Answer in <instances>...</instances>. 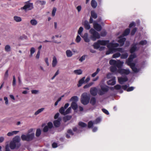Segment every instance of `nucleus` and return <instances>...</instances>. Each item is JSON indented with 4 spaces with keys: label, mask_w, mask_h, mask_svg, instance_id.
Returning a JSON list of instances; mask_svg holds the SVG:
<instances>
[{
    "label": "nucleus",
    "mask_w": 151,
    "mask_h": 151,
    "mask_svg": "<svg viewBox=\"0 0 151 151\" xmlns=\"http://www.w3.org/2000/svg\"><path fill=\"white\" fill-rule=\"evenodd\" d=\"M74 73L76 75H81L82 73V71L81 69L75 70L74 71Z\"/></svg>",
    "instance_id": "obj_37"
},
{
    "label": "nucleus",
    "mask_w": 151,
    "mask_h": 151,
    "mask_svg": "<svg viewBox=\"0 0 151 151\" xmlns=\"http://www.w3.org/2000/svg\"><path fill=\"white\" fill-rule=\"evenodd\" d=\"M71 111V107H69L65 111V115L70 113Z\"/></svg>",
    "instance_id": "obj_50"
},
{
    "label": "nucleus",
    "mask_w": 151,
    "mask_h": 151,
    "mask_svg": "<svg viewBox=\"0 0 151 151\" xmlns=\"http://www.w3.org/2000/svg\"><path fill=\"white\" fill-rule=\"evenodd\" d=\"M73 130L74 132H76L78 133H80L82 131V130H80L76 127H74L73 128Z\"/></svg>",
    "instance_id": "obj_52"
},
{
    "label": "nucleus",
    "mask_w": 151,
    "mask_h": 151,
    "mask_svg": "<svg viewBox=\"0 0 151 151\" xmlns=\"http://www.w3.org/2000/svg\"><path fill=\"white\" fill-rule=\"evenodd\" d=\"M129 84L126 85H123L122 86V88L124 90H126L128 88V87H129Z\"/></svg>",
    "instance_id": "obj_58"
},
{
    "label": "nucleus",
    "mask_w": 151,
    "mask_h": 151,
    "mask_svg": "<svg viewBox=\"0 0 151 151\" xmlns=\"http://www.w3.org/2000/svg\"><path fill=\"white\" fill-rule=\"evenodd\" d=\"M129 57L133 60L134 58L136 57V55L135 54H131L129 55Z\"/></svg>",
    "instance_id": "obj_62"
},
{
    "label": "nucleus",
    "mask_w": 151,
    "mask_h": 151,
    "mask_svg": "<svg viewBox=\"0 0 151 151\" xmlns=\"http://www.w3.org/2000/svg\"><path fill=\"white\" fill-rule=\"evenodd\" d=\"M121 56V54L119 52H117L113 54L112 57L113 58H118Z\"/></svg>",
    "instance_id": "obj_45"
},
{
    "label": "nucleus",
    "mask_w": 151,
    "mask_h": 151,
    "mask_svg": "<svg viewBox=\"0 0 151 151\" xmlns=\"http://www.w3.org/2000/svg\"><path fill=\"white\" fill-rule=\"evenodd\" d=\"M128 56V54L127 53H125L124 54H122L121 58V59H126Z\"/></svg>",
    "instance_id": "obj_41"
},
{
    "label": "nucleus",
    "mask_w": 151,
    "mask_h": 151,
    "mask_svg": "<svg viewBox=\"0 0 151 151\" xmlns=\"http://www.w3.org/2000/svg\"><path fill=\"white\" fill-rule=\"evenodd\" d=\"M81 40V37H80V36L79 35H78L77 36V37L76 38V42L78 43Z\"/></svg>",
    "instance_id": "obj_64"
},
{
    "label": "nucleus",
    "mask_w": 151,
    "mask_h": 151,
    "mask_svg": "<svg viewBox=\"0 0 151 151\" xmlns=\"http://www.w3.org/2000/svg\"><path fill=\"white\" fill-rule=\"evenodd\" d=\"M19 132V131H13L11 132H9L7 134V135L8 136H11L14 135L16 134L17 133H18Z\"/></svg>",
    "instance_id": "obj_23"
},
{
    "label": "nucleus",
    "mask_w": 151,
    "mask_h": 151,
    "mask_svg": "<svg viewBox=\"0 0 151 151\" xmlns=\"http://www.w3.org/2000/svg\"><path fill=\"white\" fill-rule=\"evenodd\" d=\"M137 45V43H136L135 44L132 45L129 50V52L130 53L132 54L137 49L136 46Z\"/></svg>",
    "instance_id": "obj_13"
},
{
    "label": "nucleus",
    "mask_w": 151,
    "mask_h": 151,
    "mask_svg": "<svg viewBox=\"0 0 151 151\" xmlns=\"http://www.w3.org/2000/svg\"><path fill=\"white\" fill-rule=\"evenodd\" d=\"M114 88L116 90H119L121 88L122 86L119 85H117L114 86Z\"/></svg>",
    "instance_id": "obj_57"
},
{
    "label": "nucleus",
    "mask_w": 151,
    "mask_h": 151,
    "mask_svg": "<svg viewBox=\"0 0 151 151\" xmlns=\"http://www.w3.org/2000/svg\"><path fill=\"white\" fill-rule=\"evenodd\" d=\"M44 108H42L38 109L36 111L35 113V115H37L42 111H43L44 109Z\"/></svg>",
    "instance_id": "obj_34"
},
{
    "label": "nucleus",
    "mask_w": 151,
    "mask_h": 151,
    "mask_svg": "<svg viewBox=\"0 0 151 151\" xmlns=\"http://www.w3.org/2000/svg\"><path fill=\"white\" fill-rule=\"evenodd\" d=\"M20 146V143H16L13 141L11 142L9 144V147L12 150L15 148L17 149Z\"/></svg>",
    "instance_id": "obj_7"
},
{
    "label": "nucleus",
    "mask_w": 151,
    "mask_h": 151,
    "mask_svg": "<svg viewBox=\"0 0 151 151\" xmlns=\"http://www.w3.org/2000/svg\"><path fill=\"white\" fill-rule=\"evenodd\" d=\"M20 137L19 136H16L14 137L13 139V141L14 142L16 143H20Z\"/></svg>",
    "instance_id": "obj_21"
},
{
    "label": "nucleus",
    "mask_w": 151,
    "mask_h": 151,
    "mask_svg": "<svg viewBox=\"0 0 151 151\" xmlns=\"http://www.w3.org/2000/svg\"><path fill=\"white\" fill-rule=\"evenodd\" d=\"M58 61L57 60V58L55 56H54L53 57V60L52 61V65L53 67H55Z\"/></svg>",
    "instance_id": "obj_18"
},
{
    "label": "nucleus",
    "mask_w": 151,
    "mask_h": 151,
    "mask_svg": "<svg viewBox=\"0 0 151 151\" xmlns=\"http://www.w3.org/2000/svg\"><path fill=\"white\" fill-rule=\"evenodd\" d=\"M109 42V40H98V42L99 43L100 45H106Z\"/></svg>",
    "instance_id": "obj_17"
},
{
    "label": "nucleus",
    "mask_w": 151,
    "mask_h": 151,
    "mask_svg": "<svg viewBox=\"0 0 151 151\" xmlns=\"http://www.w3.org/2000/svg\"><path fill=\"white\" fill-rule=\"evenodd\" d=\"M71 116H66L63 117V120L65 122H66L67 121L70 120L71 118Z\"/></svg>",
    "instance_id": "obj_35"
},
{
    "label": "nucleus",
    "mask_w": 151,
    "mask_h": 151,
    "mask_svg": "<svg viewBox=\"0 0 151 151\" xmlns=\"http://www.w3.org/2000/svg\"><path fill=\"white\" fill-rule=\"evenodd\" d=\"M119 38V39L118 40L117 42L119 43L120 46L122 47L124 45V42L126 40V39L125 38L121 36H120Z\"/></svg>",
    "instance_id": "obj_9"
},
{
    "label": "nucleus",
    "mask_w": 151,
    "mask_h": 151,
    "mask_svg": "<svg viewBox=\"0 0 151 151\" xmlns=\"http://www.w3.org/2000/svg\"><path fill=\"white\" fill-rule=\"evenodd\" d=\"M101 121V119L99 117L97 118L94 121V124H97L100 122Z\"/></svg>",
    "instance_id": "obj_44"
},
{
    "label": "nucleus",
    "mask_w": 151,
    "mask_h": 151,
    "mask_svg": "<svg viewBox=\"0 0 151 151\" xmlns=\"http://www.w3.org/2000/svg\"><path fill=\"white\" fill-rule=\"evenodd\" d=\"M93 27L96 30L99 31L101 29V26L99 24L96 22L93 23Z\"/></svg>",
    "instance_id": "obj_10"
},
{
    "label": "nucleus",
    "mask_w": 151,
    "mask_h": 151,
    "mask_svg": "<svg viewBox=\"0 0 151 151\" xmlns=\"http://www.w3.org/2000/svg\"><path fill=\"white\" fill-rule=\"evenodd\" d=\"M91 17L94 19H96L97 17V15L94 11H92L91 12Z\"/></svg>",
    "instance_id": "obj_30"
},
{
    "label": "nucleus",
    "mask_w": 151,
    "mask_h": 151,
    "mask_svg": "<svg viewBox=\"0 0 151 151\" xmlns=\"http://www.w3.org/2000/svg\"><path fill=\"white\" fill-rule=\"evenodd\" d=\"M137 30V29L136 27L134 28L131 31V34L132 35H134Z\"/></svg>",
    "instance_id": "obj_55"
},
{
    "label": "nucleus",
    "mask_w": 151,
    "mask_h": 151,
    "mask_svg": "<svg viewBox=\"0 0 151 151\" xmlns=\"http://www.w3.org/2000/svg\"><path fill=\"white\" fill-rule=\"evenodd\" d=\"M87 55H84L82 56L79 59V60L81 62H82L84 60L85 58L87 56Z\"/></svg>",
    "instance_id": "obj_49"
},
{
    "label": "nucleus",
    "mask_w": 151,
    "mask_h": 151,
    "mask_svg": "<svg viewBox=\"0 0 151 151\" xmlns=\"http://www.w3.org/2000/svg\"><path fill=\"white\" fill-rule=\"evenodd\" d=\"M91 5L93 8H95L97 6V4L95 0H92L91 2Z\"/></svg>",
    "instance_id": "obj_24"
},
{
    "label": "nucleus",
    "mask_w": 151,
    "mask_h": 151,
    "mask_svg": "<svg viewBox=\"0 0 151 151\" xmlns=\"http://www.w3.org/2000/svg\"><path fill=\"white\" fill-rule=\"evenodd\" d=\"M37 3L40 4L41 5H45L46 4V2L44 1H41L40 0L37 1Z\"/></svg>",
    "instance_id": "obj_59"
},
{
    "label": "nucleus",
    "mask_w": 151,
    "mask_h": 151,
    "mask_svg": "<svg viewBox=\"0 0 151 151\" xmlns=\"http://www.w3.org/2000/svg\"><path fill=\"white\" fill-rule=\"evenodd\" d=\"M67 133L68 134L66 135V137L67 138H69L70 137V135H73L74 134L73 133V132L71 129H70L68 130Z\"/></svg>",
    "instance_id": "obj_25"
},
{
    "label": "nucleus",
    "mask_w": 151,
    "mask_h": 151,
    "mask_svg": "<svg viewBox=\"0 0 151 151\" xmlns=\"http://www.w3.org/2000/svg\"><path fill=\"white\" fill-rule=\"evenodd\" d=\"M102 111L105 114L107 115H109V113L108 110H107L106 109H102Z\"/></svg>",
    "instance_id": "obj_60"
},
{
    "label": "nucleus",
    "mask_w": 151,
    "mask_h": 151,
    "mask_svg": "<svg viewBox=\"0 0 151 151\" xmlns=\"http://www.w3.org/2000/svg\"><path fill=\"white\" fill-rule=\"evenodd\" d=\"M118 80L119 83L122 84L128 80V78L127 76H121L118 77Z\"/></svg>",
    "instance_id": "obj_8"
},
{
    "label": "nucleus",
    "mask_w": 151,
    "mask_h": 151,
    "mask_svg": "<svg viewBox=\"0 0 151 151\" xmlns=\"http://www.w3.org/2000/svg\"><path fill=\"white\" fill-rule=\"evenodd\" d=\"M84 26L85 28L86 29H89L91 28L87 20H86L84 21Z\"/></svg>",
    "instance_id": "obj_22"
},
{
    "label": "nucleus",
    "mask_w": 151,
    "mask_h": 151,
    "mask_svg": "<svg viewBox=\"0 0 151 151\" xmlns=\"http://www.w3.org/2000/svg\"><path fill=\"white\" fill-rule=\"evenodd\" d=\"M131 68H132V70L134 72H138V70L137 68L135 67V65L134 66H130Z\"/></svg>",
    "instance_id": "obj_54"
},
{
    "label": "nucleus",
    "mask_w": 151,
    "mask_h": 151,
    "mask_svg": "<svg viewBox=\"0 0 151 151\" xmlns=\"http://www.w3.org/2000/svg\"><path fill=\"white\" fill-rule=\"evenodd\" d=\"M123 63V62L120 60H118L117 61L115 66L118 69H121L122 67Z\"/></svg>",
    "instance_id": "obj_14"
},
{
    "label": "nucleus",
    "mask_w": 151,
    "mask_h": 151,
    "mask_svg": "<svg viewBox=\"0 0 151 151\" xmlns=\"http://www.w3.org/2000/svg\"><path fill=\"white\" fill-rule=\"evenodd\" d=\"M82 37L85 42H88L90 41V40L88 38V34L87 33H84Z\"/></svg>",
    "instance_id": "obj_19"
},
{
    "label": "nucleus",
    "mask_w": 151,
    "mask_h": 151,
    "mask_svg": "<svg viewBox=\"0 0 151 151\" xmlns=\"http://www.w3.org/2000/svg\"><path fill=\"white\" fill-rule=\"evenodd\" d=\"M66 55L68 57H71L73 55L72 52L70 50H67L66 51Z\"/></svg>",
    "instance_id": "obj_31"
},
{
    "label": "nucleus",
    "mask_w": 151,
    "mask_h": 151,
    "mask_svg": "<svg viewBox=\"0 0 151 151\" xmlns=\"http://www.w3.org/2000/svg\"><path fill=\"white\" fill-rule=\"evenodd\" d=\"M89 32L91 35V37L92 40L95 41L96 39H99L100 38L99 34L93 29H91Z\"/></svg>",
    "instance_id": "obj_4"
},
{
    "label": "nucleus",
    "mask_w": 151,
    "mask_h": 151,
    "mask_svg": "<svg viewBox=\"0 0 151 151\" xmlns=\"http://www.w3.org/2000/svg\"><path fill=\"white\" fill-rule=\"evenodd\" d=\"M85 77H83L81 79H80L79 82L78 83L77 85V86L78 87H80L82 86L83 83L85 82Z\"/></svg>",
    "instance_id": "obj_20"
},
{
    "label": "nucleus",
    "mask_w": 151,
    "mask_h": 151,
    "mask_svg": "<svg viewBox=\"0 0 151 151\" xmlns=\"http://www.w3.org/2000/svg\"><path fill=\"white\" fill-rule=\"evenodd\" d=\"M71 106L72 108L74 110H76L78 108V106L76 103L74 102H72Z\"/></svg>",
    "instance_id": "obj_26"
},
{
    "label": "nucleus",
    "mask_w": 151,
    "mask_h": 151,
    "mask_svg": "<svg viewBox=\"0 0 151 151\" xmlns=\"http://www.w3.org/2000/svg\"><path fill=\"white\" fill-rule=\"evenodd\" d=\"M14 19L17 22H20L22 21V18L20 17L15 16L14 17Z\"/></svg>",
    "instance_id": "obj_39"
},
{
    "label": "nucleus",
    "mask_w": 151,
    "mask_h": 151,
    "mask_svg": "<svg viewBox=\"0 0 151 151\" xmlns=\"http://www.w3.org/2000/svg\"><path fill=\"white\" fill-rule=\"evenodd\" d=\"M61 119L60 118H58V120H55L53 122L54 125L55 127H59L60 124V122Z\"/></svg>",
    "instance_id": "obj_16"
},
{
    "label": "nucleus",
    "mask_w": 151,
    "mask_h": 151,
    "mask_svg": "<svg viewBox=\"0 0 151 151\" xmlns=\"http://www.w3.org/2000/svg\"><path fill=\"white\" fill-rule=\"evenodd\" d=\"M93 83H94L93 82H90L88 83L84 86L83 88L84 89L88 88L92 86L93 84Z\"/></svg>",
    "instance_id": "obj_36"
},
{
    "label": "nucleus",
    "mask_w": 151,
    "mask_h": 151,
    "mask_svg": "<svg viewBox=\"0 0 151 151\" xmlns=\"http://www.w3.org/2000/svg\"><path fill=\"white\" fill-rule=\"evenodd\" d=\"M115 77H114L112 79L107 81V83L109 85H114L116 83Z\"/></svg>",
    "instance_id": "obj_11"
},
{
    "label": "nucleus",
    "mask_w": 151,
    "mask_h": 151,
    "mask_svg": "<svg viewBox=\"0 0 151 151\" xmlns=\"http://www.w3.org/2000/svg\"><path fill=\"white\" fill-rule=\"evenodd\" d=\"M65 109L63 107H62L59 109V112L61 114L65 115Z\"/></svg>",
    "instance_id": "obj_33"
},
{
    "label": "nucleus",
    "mask_w": 151,
    "mask_h": 151,
    "mask_svg": "<svg viewBox=\"0 0 151 151\" xmlns=\"http://www.w3.org/2000/svg\"><path fill=\"white\" fill-rule=\"evenodd\" d=\"M34 137V134H28L27 135L22 134L21 136L22 139L23 141H29L32 140Z\"/></svg>",
    "instance_id": "obj_5"
},
{
    "label": "nucleus",
    "mask_w": 151,
    "mask_h": 151,
    "mask_svg": "<svg viewBox=\"0 0 151 151\" xmlns=\"http://www.w3.org/2000/svg\"><path fill=\"white\" fill-rule=\"evenodd\" d=\"M96 102V99L94 97H92L91 98L90 100V103L93 105H94L95 104Z\"/></svg>",
    "instance_id": "obj_32"
},
{
    "label": "nucleus",
    "mask_w": 151,
    "mask_h": 151,
    "mask_svg": "<svg viewBox=\"0 0 151 151\" xmlns=\"http://www.w3.org/2000/svg\"><path fill=\"white\" fill-rule=\"evenodd\" d=\"M41 133V131L40 129H38L37 130L36 133V135L37 137L39 136Z\"/></svg>",
    "instance_id": "obj_47"
},
{
    "label": "nucleus",
    "mask_w": 151,
    "mask_h": 151,
    "mask_svg": "<svg viewBox=\"0 0 151 151\" xmlns=\"http://www.w3.org/2000/svg\"><path fill=\"white\" fill-rule=\"evenodd\" d=\"M117 73L122 75H127L130 73V71L129 69H125L123 68L118 69Z\"/></svg>",
    "instance_id": "obj_6"
},
{
    "label": "nucleus",
    "mask_w": 151,
    "mask_h": 151,
    "mask_svg": "<svg viewBox=\"0 0 151 151\" xmlns=\"http://www.w3.org/2000/svg\"><path fill=\"white\" fill-rule=\"evenodd\" d=\"M56 11V9L55 7L53 8L52 12V16H55Z\"/></svg>",
    "instance_id": "obj_61"
},
{
    "label": "nucleus",
    "mask_w": 151,
    "mask_h": 151,
    "mask_svg": "<svg viewBox=\"0 0 151 151\" xmlns=\"http://www.w3.org/2000/svg\"><path fill=\"white\" fill-rule=\"evenodd\" d=\"M110 70L113 73H116L117 72V67L116 66H112L110 67Z\"/></svg>",
    "instance_id": "obj_15"
},
{
    "label": "nucleus",
    "mask_w": 151,
    "mask_h": 151,
    "mask_svg": "<svg viewBox=\"0 0 151 151\" xmlns=\"http://www.w3.org/2000/svg\"><path fill=\"white\" fill-rule=\"evenodd\" d=\"M133 60L131 59L129 57L127 60H126V63L129 65L130 66H134L135 65L134 63H132Z\"/></svg>",
    "instance_id": "obj_12"
},
{
    "label": "nucleus",
    "mask_w": 151,
    "mask_h": 151,
    "mask_svg": "<svg viewBox=\"0 0 151 151\" xmlns=\"http://www.w3.org/2000/svg\"><path fill=\"white\" fill-rule=\"evenodd\" d=\"M47 126L48 128L50 129L51 128L53 127L52 123L51 122H49L48 123Z\"/></svg>",
    "instance_id": "obj_63"
},
{
    "label": "nucleus",
    "mask_w": 151,
    "mask_h": 151,
    "mask_svg": "<svg viewBox=\"0 0 151 151\" xmlns=\"http://www.w3.org/2000/svg\"><path fill=\"white\" fill-rule=\"evenodd\" d=\"M90 99V96L86 93L82 94L81 96V102L84 105H86L88 103Z\"/></svg>",
    "instance_id": "obj_2"
},
{
    "label": "nucleus",
    "mask_w": 151,
    "mask_h": 151,
    "mask_svg": "<svg viewBox=\"0 0 151 151\" xmlns=\"http://www.w3.org/2000/svg\"><path fill=\"white\" fill-rule=\"evenodd\" d=\"M78 125L82 127H84L87 126V124L85 123L81 122H79Z\"/></svg>",
    "instance_id": "obj_43"
},
{
    "label": "nucleus",
    "mask_w": 151,
    "mask_h": 151,
    "mask_svg": "<svg viewBox=\"0 0 151 151\" xmlns=\"http://www.w3.org/2000/svg\"><path fill=\"white\" fill-rule=\"evenodd\" d=\"M101 89L98 91L96 87L91 88L90 90V93L93 96L97 95V93L100 95H103L107 92L109 90V87L105 85H101Z\"/></svg>",
    "instance_id": "obj_1"
},
{
    "label": "nucleus",
    "mask_w": 151,
    "mask_h": 151,
    "mask_svg": "<svg viewBox=\"0 0 151 151\" xmlns=\"http://www.w3.org/2000/svg\"><path fill=\"white\" fill-rule=\"evenodd\" d=\"M94 122H93L92 121H89L88 123V127L89 128H91L92 127L94 124Z\"/></svg>",
    "instance_id": "obj_48"
},
{
    "label": "nucleus",
    "mask_w": 151,
    "mask_h": 151,
    "mask_svg": "<svg viewBox=\"0 0 151 151\" xmlns=\"http://www.w3.org/2000/svg\"><path fill=\"white\" fill-rule=\"evenodd\" d=\"M33 8V5L32 3H31L29 1L26 2L24 6L21 8L22 10H24L26 12L27 11L31 10Z\"/></svg>",
    "instance_id": "obj_3"
},
{
    "label": "nucleus",
    "mask_w": 151,
    "mask_h": 151,
    "mask_svg": "<svg viewBox=\"0 0 151 151\" xmlns=\"http://www.w3.org/2000/svg\"><path fill=\"white\" fill-rule=\"evenodd\" d=\"M117 61L114 60H111L109 61V63L111 65L115 66L116 63Z\"/></svg>",
    "instance_id": "obj_38"
},
{
    "label": "nucleus",
    "mask_w": 151,
    "mask_h": 151,
    "mask_svg": "<svg viewBox=\"0 0 151 151\" xmlns=\"http://www.w3.org/2000/svg\"><path fill=\"white\" fill-rule=\"evenodd\" d=\"M78 100V98L77 96H74L71 97L70 100V101L76 102Z\"/></svg>",
    "instance_id": "obj_28"
},
{
    "label": "nucleus",
    "mask_w": 151,
    "mask_h": 151,
    "mask_svg": "<svg viewBox=\"0 0 151 151\" xmlns=\"http://www.w3.org/2000/svg\"><path fill=\"white\" fill-rule=\"evenodd\" d=\"M5 50L6 52H9L11 50V47L9 45H6L5 47Z\"/></svg>",
    "instance_id": "obj_46"
},
{
    "label": "nucleus",
    "mask_w": 151,
    "mask_h": 151,
    "mask_svg": "<svg viewBox=\"0 0 151 151\" xmlns=\"http://www.w3.org/2000/svg\"><path fill=\"white\" fill-rule=\"evenodd\" d=\"M147 43V40H142L140 41L139 43V45H146Z\"/></svg>",
    "instance_id": "obj_42"
},
{
    "label": "nucleus",
    "mask_w": 151,
    "mask_h": 151,
    "mask_svg": "<svg viewBox=\"0 0 151 151\" xmlns=\"http://www.w3.org/2000/svg\"><path fill=\"white\" fill-rule=\"evenodd\" d=\"M83 27H80L79 28V29L78 31V34L79 35H81V34L82 31H83Z\"/></svg>",
    "instance_id": "obj_56"
},
{
    "label": "nucleus",
    "mask_w": 151,
    "mask_h": 151,
    "mask_svg": "<svg viewBox=\"0 0 151 151\" xmlns=\"http://www.w3.org/2000/svg\"><path fill=\"white\" fill-rule=\"evenodd\" d=\"M130 32V29L129 28L127 29L124 31L122 35L124 36H127L129 33Z\"/></svg>",
    "instance_id": "obj_29"
},
{
    "label": "nucleus",
    "mask_w": 151,
    "mask_h": 151,
    "mask_svg": "<svg viewBox=\"0 0 151 151\" xmlns=\"http://www.w3.org/2000/svg\"><path fill=\"white\" fill-rule=\"evenodd\" d=\"M93 46L94 48L95 49H98L99 48L100 44L98 42V40L97 41V42L94 43Z\"/></svg>",
    "instance_id": "obj_27"
},
{
    "label": "nucleus",
    "mask_w": 151,
    "mask_h": 151,
    "mask_svg": "<svg viewBox=\"0 0 151 151\" xmlns=\"http://www.w3.org/2000/svg\"><path fill=\"white\" fill-rule=\"evenodd\" d=\"M31 24L32 25L35 26L37 25V21L35 19L31 20L30 21Z\"/></svg>",
    "instance_id": "obj_40"
},
{
    "label": "nucleus",
    "mask_w": 151,
    "mask_h": 151,
    "mask_svg": "<svg viewBox=\"0 0 151 151\" xmlns=\"http://www.w3.org/2000/svg\"><path fill=\"white\" fill-rule=\"evenodd\" d=\"M115 50L119 52H121V53L124 52V50L122 48H118L115 49Z\"/></svg>",
    "instance_id": "obj_51"
},
{
    "label": "nucleus",
    "mask_w": 151,
    "mask_h": 151,
    "mask_svg": "<svg viewBox=\"0 0 151 151\" xmlns=\"http://www.w3.org/2000/svg\"><path fill=\"white\" fill-rule=\"evenodd\" d=\"M64 96V95H63L61 97L59 98H58V100L55 103V106H56L58 104V103L60 101V100H61V99H62V97H63Z\"/></svg>",
    "instance_id": "obj_53"
}]
</instances>
